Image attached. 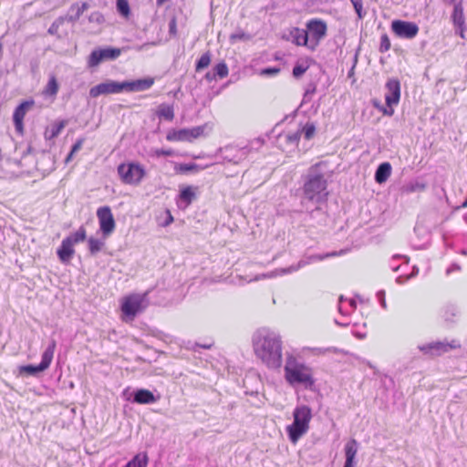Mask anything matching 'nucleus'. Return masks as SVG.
Here are the masks:
<instances>
[{
    "mask_svg": "<svg viewBox=\"0 0 467 467\" xmlns=\"http://www.w3.org/2000/svg\"><path fill=\"white\" fill-rule=\"evenodd\" d=\"M320 165L319 162L309 168L304 177L300 196V212H306L310 218H315V213H321L324 217V206L327 202V181L318 170Z\"/></svg>",
    "mask_w": 467,
    "mask_h": 467,
    "instance_id": "1",
    "label": "nucleus"
},
{
    "mask_svg": "<svg viewBox=\"0 0 467 467\" xmlns=\"http://www.w3.org/2000/svg\"><path fill=\"white\" fill-rule=\"evenodd\" d=\"M255 355L269 368H278L282 365V341L278 334L267 328L258 329L253 336Z\"/></svg>",
    "mask_w": 467,
    "mask_h": 467,
    "instance_id": "2",
    "label": "nucleus"
},
{
    "mask_svg": "<svg viewBox=\"0 0 467 467\" xmlns=\"http://www.w3.org/2000/svg\"><path fill=\"white\" fill-rule=\"evenodd\" d=\"M154 83L152 78H139L135 80H106L89 89L91 98H98L101 95L118 94L121 92H140L149 89Z\"/></svg>",
    "mask_w": 467,
    "mask_h": 467,
    "instance_id": "3",
    "label": "nucleus"
},
{
    "mask_svg": "<svg viewBox=\"0 0 467 467\" xmlns=\"http://www.w3.org/2000/svg\"><path fill=\"white\" fill-rule=\"evenodd\" d=\"M285 379L291 386H303L306 389L315 391L316 380L312 374V368L296 358L289 356L284 368Z\"/></svg>",
    "mask_w": 467,
    "mask_h": 467,
    "instance_id": "4",
    "label": "nucleus"
},
{
    "mask_svg": "<svg viewBox=\"0 0 467 467\" xmlns=\"http://www.w3.org/2000/svg\"><path fill=\"white\" fill-rule=\"evenodd\" d=\"M312 410L307 405L296 406L293 411V422L285 428L289 441L296 444L309 430Z\"/></svg>",
    "mask_w": 467,
    "mask_h": 467,
    "instance_id": "5",
    "label": "nucleus"
},
{
    "mask_svg": "<svg viewBox=\"0 0 467 467\" xmlns=\"http://www.w3.org/2000/svg\"><path fill=\"white\" fill-rule=\"evenodd\" d=\"M57 347V342L55 339H51L48 343V346L42 353L41 361L39 364H26L18 367V373L20 376H32L38 378L40 375L46 371L53 359L54 351Z\"/></svg>",
    "mask_w": 467,
    "mask_h": 467,
    "instance_id": "6",
    "label": "nucleus"
},
{
    "mask_svg": "<svg viewBox=\"0 0 467 467\" xmlns=\"http://www.w3.org/2000/svg\"><path fill=\"white\" fill-rule=\"evenodd\" d=\"M121 396L126 401L140 405L154 404L161 400V394L157 389L150 390L144 388L127 387Z\"/></svg>",
    "mask_w": 467,
    "mask_h": 467,
    "instance_id": "7",
    "label": "nucleus"
},
{
    "mask_svg": "<svg viewBox=\"0 0 467 467\" xmlns=\"http://www.w3.org/2000/svg\"><path fill=\"white\" fill-rule=\"evenodd\" d=\"M118 174L125 184L138 185L146 176V170L137 161H129L118 166Z\"/></svg>",
    "mask_w": 467,
    "mask_h": 467,
    "instance_id": "8",
    "label": "nucleus"
},
{
    "mask_svg": "<svg viewBox=\"0 0 467 467\" xmlns=\"http://www.w3.org/2000/svg\"><path fill=\"white\" fill-rule=\"evenodd\" d=\"M305 32L307 34L309 50L315 51L327 34V25L323 19L312 18L306 22Z\"/></svg>",
    "mask_w": 467,
    "mask_h": 467,
    "instance_id": "9",
    "label": "nucleus"
},
{
    "mask_svg": "<svg viewBox=\"0 0 467 467\" xmlns=\"http://www.w3.org/2000/svg\"><path fill=\"white\" fill-rule=\"evenodd\" d=\"M122 49L111 46L99 47L93 49L88 58L89 67H98L105 61H113L121 55Z\"/></svg>",
    "mask_w": 467,
    "mask_h": 467,
    "instance_id": "10",
    "label": "nucleus"
},
{
    "mask_svg": "<svg viewBox=\"0 0 467 467\" xmlns=\"http://www.w3.org/2000/svg\"><path fill=\"white\" fill-rule=\"evenodd\" d=\"M385 89V103L389 109H383V115L391 117L394 114L393 107L398 105L400 99V81L397 78H388Z\"/></svg>",
    "mask_w": 467,
    "mask_h": 467,
    "instance_id": "11",
    "label": "nucleus"
},
{
    "mask_svg": "<svg viewBox=\"0 0 467 467\" xmlns=\"http://www.w3.org/2000/svg\"><path fill=\"white\" fill-rule=\"evenodd\" d=\"M145 295L133 294L126 296L120 306L122 315L132 320L140 314L143 309V301Z\"/></svg>",
    "mask_w": 467,
    "mask_h": 467,
    "instance_id": "12",
    "label": "nucleus"
},
{
    "mask_svg": "<svg viewBox=\"0 0 467 467\" xmlns=\"http://www.w3.org/2000/svg\"><path fill=\"white\" fill-rule=\"evenodd\" d=\"M99 232L107 239L115 230L116 222L109 206H101L97 210Z\"/></svg>",
    "mask_w": 467,
    "mask_h": 467,
    "instance_id": "13",
    "label": "nucleus"
},
{
    "mask_svg": "<svg viewBox=\"0 0 467 467\" xmlns=\"http://www.w3.org/2000/svg\"><path fill=\"white\" fill-rule=\"evenodd\" d=\"M253 146L245 145L242 148L227 145L223 148H219L218 152L224 161L238 164L244 160L247 155L252 151Z\"/></svg>",
    "mask_w": 467,
    "mask_h": 467,
    "instance_id": "14",
    "label": "nucleus"
},
{
    "mask_svg": "<svg viewBox=\"0 0 467 467\" xmlns=\"http://www.w3.org/2000/svg\"><path fill=\"white\" fill-rule=\"evenodd\" d=\"M391 31L400 38L413 39L420 28L415 22L396 19L391 22Z\"/></svg>",
    "mask_w": 467,
    "mask_h": 467,
    "instance_id": "15",
    "label": "nucleus"
},
{
    "mask_svg": "<svg viewBox=\"0 0 467 467\" xmlns=\"http://www.w3.org/2000/svg\"><path fill=\"white\" fill-rule=\"evenodd\" d=\"M36 102L34 99H28L21 101L15 109L13 112V123L16 132L19 135H23L25 131L24 119L26 113L33 109Z\"/></svg>",
    "mask_w": 467,
    "mask_h": 467,
    "instance_id": "16",
    "label": "nucleus"
},
{
    "mask_svg": "<svg viewBox=\"0 0 467 467\" xmlns=\"http://www.w3.org/2000/svg\"><path fill=\"white\" fill-rule=\"evenodd\" d=\"M344 251L341 250L339 252H331V253H326V254H310V255H305L303 256L296 265H292L289 267L286 268H281L279 271L281 274H290L293 272H296L299 270L300 268L305 267L307 265H310L312 263L322 261L329 257L337 256L343 254Z\"/></svg>",
    "mask_w": 467,
    "mask_h": 467,
    "instance_id": "17",
    "label": "nucleus"
},
{
    "mask_svg": "<svg viewBox=\"0 0 467 467\" xmlns=\"http://www.w3.org/2000/svg\"><path fill=\"white\" fill-rule=\"evenodd\" d=\"M281 38L283 40L291 42L297 47H306L309 49L307 34L303 28L296 26L287 28L283 32Z\"/></svg>",
    "mask_w": 467,
    "mask_h": 467,
    "instance_id": "18",
    "label": "nucleus"
},
{
    "mask_svg": "<svg viewBox=\"0 0 467 467\" xmlns=\"http://www.w3.org/2000/svg\"><path fill=\"white\" fill-rule=\"evenodd\" d=\"M455 348L452 344L448 342H430L421 346H419V349L425 355L430 356H440L443 353L448 352L450 349Z\"/></svg>",
    "mask_w": 467,
    "mask_h": 467,
    "instance_id": "19",
    "label": "nucleus"
},
{
    "mask_svg": "<svg viewBox=\"0 0 467 467\" xmlns=\"http://www.w3.org/2000/svg\"><path fill=\"white\" fill-rule=\"evenodd\" d=\"M358 449V442L355 439H350L344 447L345 462L343 467H356V456Z\"/></svg>",
    "mask_w": 467,
    "mask_h": 467,
    "instance_id": "20",
    "label": "nucleus"
},
{
    "mask_svg": "<svg viewBox=\"0 0 467 467\" xmlns=\"http://www.w3.org/2000/svg\"><path fill=\"white\" fill-rule=\"evenodd\" d=\"M75 254L74 245L71 241L64 238L57 250V255L62 264H67Z\"/></svg>",
    "mask_w": 467,
    "mask_h": 467,
    "instance_id": "21",
    "label": "nucleus"
},
{
    "mask_svg": "<svg viewBox=\"0 0 467 467\" xmlns=\"http://www.w3.org/2000/svg\"><path fill=\"white\" fill-rule=\"evenodd\" d=\"M88 7L89 5L87 2H76L70 5L67 14L62 16L65 18V21L75 23Z\"/></svg>",
    "mask_w": 467,
    "mask_h": 467,
    "instance_id": "22",
    "label": "nucleus"
},
{
    "mask_svg": "<svg viewBox=\"0 0 467 467\" xmlns=\"http://www.w3.org/2000/svg\"><path fill=\"white\" fill-rule=\"evenodd\" d=\"M317 62L310 57L298 58L293 67L292 75L295 78H300L309 68L311 65H316Z\"/></svg>",
    "mask_w": 467,
    "mask_h": 467,
    "instance_id": "23",
    "label": "nucleus"
},
{
    "mask_svg": "<svg viewBox=\"0 0 467 467\" xmlns=\"http://www.w3.org/2000/svg\"><path fill=\"white\" fill-rule=\"evenodd\" d=\"M451 17L454 26L461 30V36L463 37V30L465 28V18L462 2L454 4L453 11Z\"/></svg>",
    "mask_w": 467,
    "mask_h": 467,
    "instance_id": "24",
    "label": "nucleus"
},
{
    "mask_svg": "<svg viewBox=\"0 0 467 467\" xmlns=\"http://www.w3.org/2000/svg\"><path fill=\"white\" fill-rule=\"evenodd\" d=\"M169 141H192L190 129H171L166 135Z\"/></svg>",
    "mask_w": 467,
    "mask_h": 467,
    "instance_id": "25",
    "label": "nucleus"
},
{
    "mask_svg": "<svg viewBox=\"0 0 467 467\" xmlns=\"http://www.w3.org/2000/svg\"><path fill=\"white\" fill-rule=\"evenodd\" d=\"M392 167L388 161L381 162L376 169L374 180L377 183L382 184L388 181L391 175Z\"/></svg>",
    "mask_w": 467,
    "mask_h": 467,
    "instance_id": "26",
    "label": "nucleus"
},
{
    "mask_svg": "<svg viewBox=\"0 0 467 467\" xmlns=\"http://www.w3.org/2000/svg\"><path fill=\"white\" fill-rule=\"evenodd\" d=\"M195 198L196 193L193 190V187L190 185L185 186L180 190L178 206L182 208L183 204V208H186L193 202Z\"/></svg>",
    "mask_w": 467,
    "mask_h": 467,
    "instance_id": "27",
    "label": "nucleus"
},
{
    "mask_svg": "<svg viewBox=\"0 0 467 467\" xmlns=\"http://www.w3.org/2000/svg\"><path fill=\"white\" fill-rule=\"evenodd\" d=\"M105 240L106 239H104L103 237L102 238H95L93 236H90L87 239L88 249L90 255L94 256L98 253L102 251V249L105 246Z\"/></svg>",
    "mask_w": 467,
    "mask_h": 467,
    "instance_id": "28",
    "label": "nucleus"
},
{
    "mask_svg": "<svg viewBox=\"0 0 467 467\" xmlns=\"http://www.w3.org/2000/svg\"><path fill=\"white\" fill-rule=\"evenodd\" d=\"M148 462V453L142 451L134 455L123 467H147Z\"/></svg>",
    "mask_w": 467,
    "mask_h": 467,
    "instance_id": "29",
    "label": "nucleus"
},
{
    "mask_svg": "<svg viewBox=\"0 0 467 467\" xmlns=\"http://www.w3.org/2000/svg\"><path fill=\"white\" fill-rule=\"evenodd\" d=\"M207 167L209 165L202 166L194 162L180 163L175 167V171L179 173L198 172Z\"/></svg>",
    "mask_w": 467,
    "mask_h": 467,
    "instance_id": "30",
    "label": "nucleus"
},
{
    "mask_svg": "<svg viewBox=\"0 0 467 467\" xmlns=\"http://www.w3.org/2000/svg\"><path fill=\"white\" fill-rule=\"evenodd\" d=\"M157 116L165 120L171 121L174 119L173 105L162 103L158 107Z\"/></svg>",
    "mask_w": 467,
    "mask_h": 467,
    "instance_id": "31",
    "label": "nucleus"
},
{
    "mask_svg": "<svg viewBox=\"0 0 467 467\" xmlns=\"http://www.w3.org/2000/svg\"><path fill=\"white\" fill-rule=\"evenodd\" d=\"M67 121L63 119L60 121H57L54 124L51 125V128L49 130H47L45 132V137L47 140H53L57 138L62 130L66 127Z\"/></svg>",
    "mask_w": 467,
    "mask_h": 467,
    "instance_id": "32",
    "label": "nucleus"
},
{
    "mask_svg": "<svg viewBox=\"0 0 467 467\" xmlns=\"http://www.w3.org/2000/svg\"><path fill=\"white\" fill-rule=\"evenodd\" d=\"M66 239H68L69 241H71V244L73 245L82 243L88 239L87 238V230L82 225L76 232L71 233L69 235H67L66 237Z\"/></svg>",
    "mask_w": 467,
    "mask_h": 467,
    "instance_id": "33",
    "label": "nucleus"
},
{
    "mask_svg": "<svg viewBox=\"0 0 467 467\" xmlns=\"http://www.w3.org/2000/svg\"><path fill=\"white\" fill-rule=\"evenodd\" d=\"M59 89V84L57 78L52 75L49 77L47 84L46 85L43 94L46 96H56Z\"/></svg>",
    "mask_w": 467,
    "mask_h": 467,
    "instance_id": "34",
    "label": "nucleus"
},
{
    "mask_svg": "<svg viewBox=\"0 0 467 467\" xmlns=\"http://www.w3.org/2000/svg\"><path fill=\"white\" fill-rule=\"evenodd\" d=\"M190 130L193 140L194 139H198L200 137H206L212 130V127L209 125V123H205L201 126L193 127Z\"/></svg>",
    "mask_w": 467,
    "mask_h": 467,
    "instance_id": "35",
    "label": "nucleus"
},
{
    "mask_svg": "<svg viewBox=\"0 0 467 467\" xmlns=\"http://www.w3.org/2000/svg\"><path fill=\"white\" fill-rule=\"evenodd\" d=\"M212 59V55L210 51L203 53L199 59L195 62V71L201 72L206 67H209Z\"/></svg>",
    "mask_w": 467,
    "mask_h": 467,
    "instance_id": "36",
    "label": "nucleus"
},
{
    "mask_svg": "<svg viewBox=\"0 0 467 467\" xmlns=\"http://www.w3.org/2000/svg\"><path fill=\"white\" fill-rule=\"evenodd\" d=\"M318 73L316 75L317 79H311L305 88L306 91V95H314L317 92V80L319 78L325 74V70L322 68L320 65H318Z\"/></svg>",
    "mask_w": 467,
    "mask_h": 467,
    "instance_id": "37",
    "label": "nucleus"
},
{
    "mask_svg": "<svg viewBox=\"0 0 467 467\" xmlns=\"http://www.w3.org/2000/svg\"><path fill=\"white\" fill-rule=\"evenodd\" d=\"M116 9L119 16L128 18L130 15V7L128 0H117Z\"/></svg>",
    "mask_w": 467,
    "mask_h": 467,
    "instance_id": "38",
    "label": "nucleus"
},
{
    "mask_svg": "<svg viewBox=\"0 0 467 467\" xmlns=\"http://www.w3.org/2000/svg\"><path fill=\"white\" fill-rule=\"evenodd\" d=\"M301 135H304L306 140H311L316 133V125L313 122H307L306 125L299 128Z\"/></svg>",
    "mask_w": 467,
    "mask_h": 467,
    "instance_id": "39",
    "label": "nucleus"
},
{
    "mask_svg": "<svg viewBox=\"0 0 467 467\" xmlns=\"http://www.w3.org/2000/svg\"><path fill=\"white\" fill-rule=\"evenodd\" d=\"M216 77L220 79L228 76V67L224 61L217 63L213 68Z\"/></svg>",
    "mask_w": 467,
    "mask_h": 467,
    "instance_id": "40",
    "label": "nucleus"
},
{
    "mask_svg": "<svg viewBox=\"0 0 467 467\" xmlns=\"http://www.w3.org/2000/svg\"><path fill=\"white\" fill-rule=\"evenodd\" d=\"M230 42L232 44L236 43L237 41H247L251 39V36L243 30L239 29L236 32L230 35Z\"/></svg>",
    "mask_w": 467,
    "mask_h": 467,
    "instance_id": "41",
    "label": "nucleus"
},
{
    "mask_svg": "<svg viewBox=\"0 0 467 467\" xmlns=\"http://www.w3.org/2000/svg\"><path fill=\"white\" fill-rule=\"evenodd\" d=\"M65 23V18L62 16H58L54 20L49 28L47 29V33L52 36L57 35L59 27Z\"/></svg>",
    "mask_w": 467,
    "mask_h": 467,
    "instance_id": "42",
    "label": "nucleus"
},
{
    "mask_svg": "<svg viewBox=\"0 0 467 467\" xmlns=\"http://www.w3.org/2000/svg\"><path fill=\"white\" fill-rule=\"evenodd\" d=\"M390 47L391 44L389 36L387 34H382L380 36L379 51L380 53H385L390 49Z\"/></svg>",
    "mask_w": 467,
    "mask_h": 467,
    "instance_id": "43",
    "label": "nucleus"
},
{
    "mask_svg": "<svg viewBox=\"0 0 467 467\" xmlns=\"http://www.w3.org/2000/svg\"><path fill=\"white\" fill-rule=\"evenodd\" d=\"M301 138V131L297 130L296 132L287 133L285 135V142L290 145H297Z\"/></svg>",
    "mask_w": 467,
    "mask_h": 467,
    "instance_id": "44",
    "label": "nucleus"
},
{
    "mask_svg": "<svg viewBox=\"0 0 467 467\" xmlns=\"http://www.w3.org/2000/svg\"><path fill=\"white\" fill-rule=\"evenodd\" d=\"M354 7V10L359 19H362L366 16V12L363 10L362 0H349Z\"/></svg>",
    "mask_w": 467,
    "mask_h": 467,
    "instance_id": "45",
    "label": "nucleus"
},
{
    "mask_svg": "<svg viewBox=\"0 0 467 467\" xmlns=\"http://www.w3.org/2000/svg\"><path fill=\"white\" fill-rule=\"evenodd\" d=\"M279 67H266L261 69L260 75L265 77H274L280 72Z\"/></svg>",
    "mask_w": 467,
    "mask_h": 467,
    "instance_id": "46",
    "label": "nucleus"
},
{
    "mask_svg": "<svg viewBox=\"0 0 467 467\" xmlns=\"http://www.w3.org/2000/svg\"><path fill=\"white\" fill-rule=\"evenodd\" d=\"M88 21L90 23H96L98 25H100L105 22V18H104V16L100 12L95 11L89 15Z\"/></svg>",
    "mask_w": 467,
    "mask_h": 467,
    "instance_id": "47",
    "label": "nucleus"
},
{
    "mask_svg": "<svg viewBox=\"0 0 467 467\" xmlns=\"http://www.w3.org/2000/svg\"><path fill=\"white\" fill-rule=\"evenodd\" d=\"M174 155V151L171 149H157L154 151V156L160 157H171Z\"/></svg>",
    "mask_w": 467,
    "mask_h": 467,
    "instance_id": "48",
    "label": "nucleus"
},
{
    "mask_svg": "<svg viewBox=\"0 0 467 467\" xmlns=\"http://www.w3.org/2000/svg\"><path fill=\"white\" fill-rule=\"evenodd\" d=\"M169 34L171 36H175L177 34V20L175 16L169 21Z\"/></svg>",
    "mask_w": 467,
    "mask_h": 467,
    "instance_id": "49",
    "label": "nucleus"
},
{
    "mask_svg": "<svg viewBox=\"0 0 467 467\" xmlns=\"http://www.w3.org/2000/svg\"><path fill=\"white\" fill-rule=\"evenodd\" d=\"M318 352L319 353H327V352H333V353H341V354H344V355H347L348 352L343 350V349H340V348H337L336 347H330V348H318Z\"/></svg>",
    "mask_w": 467,
    "mask_h": 467,
    "instance_id": "50",
    "label": "nucleus"
},
{
    "mask_svg": "<svg viewBox=\"0 0 467 467\" xmlns=\"http://www.w3.org/2000/svg\"><path fill=\"white\" fill-rule=\"evenodd\" d=\"M327 202L324 206V217L321 215V213H315V218H312L313 220H316L318 223H325L327 218Z\"/></svg>",
    "mask_w": 467,
    "mask_h": 467,
    "instance_id": "51",
    "label": "nucleus"
},
{
    "mask_svg": "<svg viewBox=\"0 0 467 467\" xmlns=\"http://www.w3.org/2000/svg\"><path fill=\"white\" fill-rule=\"evenodd\" d=\"M265 143V140L263 138H256L254 140L250 141L247 145L253 146V150H258Z\"/></svg>",
    "mask_w": 467,
    "mask_h": 467,
    "instance_id": "52",
    "label": "nucleus"
},
{
    "mask_svg": "<svg viewBox=\"0 0 467 467\" xmlns=\"http://www.w3.org/2000/svg\"><path fill=\"white\" fill-rule=\"evenodd\" d=\"M84 141V138L78 139L76 142L71 146L70 150L72 153H77L82 148Z\"/></svg>",
    "mask_w": 467,
    "mask_h": 467,
    "instance_id": "53",
    "label": "nucleus"
},
{
    "mask_svg": "<svg viewBox=\"0 0 467 467\" xmlns=\"http://www.w3.org/2000/svg\"><path fill=\"white\" fill-rule=\"evenodd\" d=\"M454 308L452 306L447 307L444 312V319L446 322H452V317H454Z\"/></svg>",
    "mask_w": 467,
    "mask_h": 467,
    "instance_id": "54",
    "label": "nucleus"
},
{
    "mask_svg": "<svg viewBox=\"0 0 467 467\" xmlns=\"http://www.w3.org/2000/svg\"><path fill=\"white\" fill-rule=\"evenodd\" d=\"M377 297H378V299H379V301L380 303V306L383 308H386L387 307V304H386V300H385V291L384 290L378 291Z\"/></svg>",
    "mask_w": 467,
    "mask_h": 467,
    "instance_id": "55",
    "label": "nucleus"
},
{
    "mask_svg": "<svg viewBox=\"0 0 467 467\" xmlns=\"http://www.w3.org/2000/svg\"><path fill=\"white\" fill-rule=\"evenodd\" d=\"M166 213H167V218L161 224L164 227L170 225L171 223H173V220H174L173 216L171 215V213L169 210H167Z\"/></svg>",
    "mask_w": 467,
    "mask_h": 467,
    "instance_id": "56",
    "label": "nucleus"
},
{
    "mask_svg": "<svg viewBox=\"0 0 467 467\" xmlns=\"http://www.w3.org/2000/svg\"><path fill=\"white\" fill-rule=\"evenodd\" d=\"M461 270V266L456 264V263H453L452 265H451L447 270H446V274L447 275H450L451 273L452 272H456V271H460Z\"/></svg>",
    "mask_w": 467,
    "mask_h": 467,
    "instance_id": "57",
    "label": "nucleus"
},
{
    "mask_svg": "<svg viewBox=\"0 0 467 467\" xmlns=\"http://www.w3.org/2000/svg\"><path fill=\"white\" fill-rule=\"evenodd\" d=\"M373 106H374L376 109H379L380 112H382V113H383V109H389V106H387L386 104H385V106H384V105H382V104H381V102H380V101H379V100H377V99H375V100L373 101Z\"/></svg>",
    "mask_w": 467,
    "mask_h": 467,
    "instance_id": "58",
    "label": "nucleus"
},
{
    "mask_svg": "<svg viewBox=\"0 0 467 467\" xmlns=\"http://www.w3.org/2000/svg\"><path fill=\"white\" fill-rule=\"evenodd\" d=\"M204 78H205L207 81L211 82V81H213V80H215V79H216V78H218L216 77V75L214 74V72H213V70L212 72H211V71L207 72V73L205 74V76H204Z\"/></svg>",
    "mask_w": 467,
    "mask_h": 467,
    "instance_id": "59",
    "label": "nucleus"
},
{
    "mask_svg": "<svg viewBox=\"0 0 467 467\" xmlns=\"http://www.w3.org/2000/svg\"><path fill=\"white\" fill-rule=\"evenodd\" d=\"M30 68L32 73H36L38 70V61L36 59L30 61Z\"/></svg>",
    "mask_w": 467,
    "mask_h": 467,
    "instance_id": "60",
    "label": "nucleus"
},
{
    "mask_svg": "<svg viewBox=\"0 0 467 467\" xmlns=\"http://www.w3.org/2000/svg\"><path fill=\"white\" fill-rule=\"evenodd\" d=\"M33 151V147L28 144L26 148V150L22 152V158H25L28 154H30Z\"/></svg>",
    "mask_w": 467,
    "mask_h": 467,
    "instance_id": "61",
    "label": "nucleus"
},
{
    "mask_svg": "<svg viewBox=\"0 0 467 467\" xmlns=\"http://www.w3.org/2000/svg\"><path fill=\"white\" fill-rule=\"evenodd\" d=\"M403 258L405 260L406 264H409L410 258L406 255H400V254H395L392 257V261H395L397 259Z\"/></svg>",
    "mask_w": 467,
    "mask_h": 467,
    "instance_id": "62",
    "label": "nucleus"
},
{
    "mask_svg": "<svg viewBox=\"0 0 467 467\" xmlns=\"http://www.w3.org/2000/svg\"><path fill=\"white\" fill-rule=\"evenodd\" d=\"M311 96L312 95H306V91L305 90V93L303 95L302 104L309 102L311 99Z\"/></svg>",
    "mask_w": 467,
    "mask_h": 467,
    "instance_id": "63",
    "label": "nucleus"
},
{
    "mask_svg": "<svg viewBox=\"0 0 467 467\" xmlns=\"http://www.w3.org/2000/svg\"><path fill=\"white\" fill-rule=\"evenodd\" d=\"M75 153H72V151L70 150L67 154V156L66 157V160L65 161L67 163L69 162L72 159H73V156H74Z\"/></svg>",
    "mask_w": 467,
    "mask_h": 467,
    "instance_id": "64",
    "label": "nucleus"
}]
</instances>
